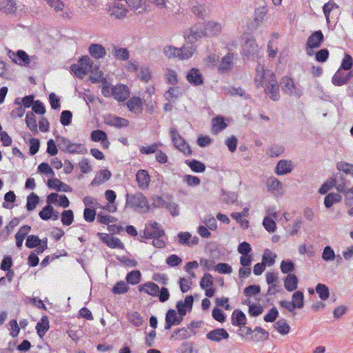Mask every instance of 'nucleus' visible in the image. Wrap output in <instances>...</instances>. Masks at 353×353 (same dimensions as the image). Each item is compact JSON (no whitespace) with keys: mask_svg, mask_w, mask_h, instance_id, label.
I'll return each instance as SVG.
<instances>
[{"mask_svg":"<svg viewBox=\"0 0 353 353\" xmlns=\"http://www.w3.org/2000/svg\"><path fill=\"white\" fill-rule=\"evenodd\" d=\"M109 3V11L111 15L117 19L125 16L128 8H130L137 13L147 11L148 6L143 0H111Z\"/></svg>","mask_w":353,"mask_h":353,"instance_id":"f03ea898","label":"nucleus"},{"mask_svg":"<svg viewBox=\"0 0 353 353\" xmlns=\"http://www.w3.org/2000/svg\"><path fill=\"white\" fill-rule=\"evenodd\" d=\"M129 288L124 281L117 282L112 288V292L117 294H124L128 290Z\"/></svg>","mask_w":353,"mask_h":353,"instance_id":"052dcab7","label":"nucleus"},{"mask_svg":"<svg viewBox=\"0 0 353 353\" xmlns=\"http://www.w3.org/2000/svg\"><path fill=\"white\" fill-rule=\"evenodd\" d=\"M219 63V56L210 54L208 56L206 59V64L208 68H217L218 71H221V65Z\"/></svg>","mask_w":353,"mask_h":353,"instance_id":"37998d69","label":"nucleus"},{"mask_svg":"<svg viewBox=\"0 0 353 353\" xmlns=\"http://www.w3.org/2000/svg\"><path fill=\"white\" fill-rule=\"evenodd\" d=\"M7 54L12 61L17 65L28 66L30 63L28 54L22 50H19L17 52H14L12 50L8 49Z\"/></svg>","mask_w":353,"mask_h":353,"instance_id":"1a4fd4ad","label":"nucleus"},{"mask_svg":"<svg viewBox=\"0 0 353 353\" xmlns=\"http://www.w3.org/2000/svg\"><path fill=\"white\" fill-rule=\"evenodd\" d=\"M179 48L172 46H166L163 50L164 55L168 59H177L179 57Z\"/></svg>","mask_w":353,"mask_h":353,"instance_id":"a19ab883","label":"nucleus"},{"mask_svg":"<svg viewBox=\"0 0 353 353\" xmlns=\"http://www.w3.org/2000/svg\"><path fill=\"white\" fill-rule=\"evenodd\" d=\"M166 82L172 85H175L178 83V75L176 72L172 69H167L165 74Z\"/></svg>","mask_w":353,"mask_h":353,"instance_id":"c03bdc74","label":"nucleus"},{"mask_svg":"<svg viewBox=\"0 0 353 353\" xmlns=\"http://www.w3.org/2000/svg\"><path fill=\"white\" fill-rule=\"evenodd\" d=\"M190 336V334L189 333L188 330L185 327H182L174 330L172 335L171 336V339L182 340L188 339Z\"/></svg>","mask_w":353,"mask_h":353,"instance_id":"864d4df0","label":"nucleus"},{"mask_svg":"<svg viewBox=\"0 0 353 353\" xmlns=\"http://www.w3.org/2000/svg\"><path fill=\"white\" fill-rule=\"evenodd\" d=\"M201 265L208 270L214 269L215 271L221 273V263L216 264L215 261L212 259H201Z\"/></svg>","mask_w":353,"mask_h":353,"instance_id":"ea45409f","label":"nucleus"},{"mask_svg":"<svg viewBox=\"0 0 353 353\" xmlns=\"http://www.w3.org/2000/svg\"><path fill=\"white\" fill-rule=\"evenodd\" d=\"M26 123L29 129L34 133L38 132L36 117L32 112H28L26 116Z\"/></svg>","mask_w":353,"mask_h":353,"instance_id":"72a5a7b5","label":"nucleus"},{"mask_svg":"<svg viewBox=\"0 0 353 353\" xmlns=\"http://www.w3.org/2000/svg\"><path fill=\"white\" fill-rule=\"evenodd\" d=\"M281 270L283 274H290L294 270V263L290 261H282L281 263Z\"/></svg>","mask_w":353,"mask_h":353,"instance_id":"13d9d810","label":"nucleus"},{"mask_svg":"<svg viewBox=\"0 0 353 353\" xmlns=\"http://www.w3.org/2000/svg\"><path fill=\"white\" fill-rule=\"evenodd\" d=\"M68 152L70 153H80L85 154L87 152V149L84 145L81 143H72L70 145Z\"/></svg>","mask_w":353,"mask_h":353,"instance_id":"338daca9","label":"nucleus"},{"mask_svg":"<svg viewBox=\"0 0 353 353\" xmlns=\"http://www.w3.org/2000/svg\"><path fill=\"white\" fill-rule=\"evenodd\" d=\"M194 299L192 296H187L185 299L184 302L179 301L176 303V307L178 311V314L180 316H185L187 311H190L192 308Z\"/></svg>","mask_w":353,"mask_h":353,"instance_id":"dca6fc26","label":"nucleus"},{"mask_svg":"<svg viewBox=\"0 0 353 353\" xmlns=\"http://www.w3.org/2000/svg\"><path fill=\"white\" fill-rule=\"evenodd\" d=\"M125 207L140 213H146L150 210V205L146 196L141 192L127 193L125 195Z\"/></svg>","mask_w":353,"mask_h":353,"instance_id":"20e7f679","label":"nucleus"},{"mask_svg":"<svg viewBox=\"0 0 353 353\" xmlns=\"http://www.w3.org/2000/svg\"><path fill=\"white\" fill-rule=\"evenodd\" d=\"M39 196L34 192H32L27 198V210L28 211H32L33 210H34L37 203H39Z\"/></svg>","mask_w":353,"mask_h":353,"instance_id":"a18cd8bd","label":"nucleus"},{"mask_svg":"<svg viewBox=\"0 0 353 353\" xmlns=\"http://www.w3.org/2000/svg\"><path fill=\"white\" fill-rule=\"evenodd\" d=\"M292 302L296 308L301 309L304 306V294L301 291H296L292 296Z\"/></svg>","mask_w":353,"mask_h":353,"instance_id":"e433bc0d","label":"nucleus"},{"mask_svg":"<svg viewBox=\"0 0 353 353\" xmlns=\"http://www.w3.org/2000/svg\"><path fill=\"white\" fill-rule=\"evenodd\" d=\"M129 94V88L125 85L118 84L112 88V95L119 101H124Z\"/></svg>","mask_w":353,"mask_h":353,"instance_id":"4468645a","label":"nucleus"},{"mask_svg":"<svg viewBox=\"0 0 353 353\" xmlns=\"http://www.w3.org/2000/svg\"><path fill=\"white\" fill-rule=\"evenodd\" d=\"M212 35L213 32L210 30L208 31V28L203 31L201 26L196 25L190 28L189 33L185 35V38L187 42L192 44L201 39L203 37H210Z\"/></svg>","mask_w":353,"mask_h":353,"instance_id":"0eeeda50","label":"nucleus"},{"mask_svg":"<svg viewBox=\"0 0 353 353\" xmlns=\"http://www.w3.org/2000/svg\"><path fill=\"white\" fill-rule=\"evenodd\" d=\"M254 82L257 88L261 86L264 88L265 94L270 99L274 101L279 100V85L274 73L270 70H265L261 63L256 67Z\"/></svg>","mask_w":353,"mask_h":353,"instance_id":"f257e3e1","label":"nucleus"},{"mask_svg":"<svg viewBox=\"0 0 353 353\" xmlns=\"http://www.w3.org/2000/svg\"><path fill=\"white\" fill-rule=\"evenodd\" d=\"M274 218L265 216L263 220V225L269 232H274L276 229V224L274 221Z\"/></svg>","mask_w":353,"mask_h":353,"instance_id":"603ef678","label":"nucleus"},{"mask_svg":"<svg viewBox=\"0 0 353 353\" xmlns=\"http://www.w3.org/2000/svg\"><path fill=\"white\" fill-rule=\"evenodd\" d=\"M30 230L31 227L28 225H24L20 228L15 234L16 245L17 248H21L22 247L23 240Z\"/></svg>","mask_w":353,"mask_h":353,"instance_id":"5701e85b","label":"nucleus"},{"mask_svg":"<svg viewBox=\"0 0 353 353\" xmlns=\"http://www.w3.org/2000/svg\"><path fill=\"white\" fill-rule=\"evenodd\" d=\"M344 70L339 69L332 77V83L335 86H342L353 78V70L345 73Z\"/></svg>","mask_w":353,"mask_h":353,"instance_id":"9b49d317","label":"nucleus"},{"mask_svg":"<svg viewBox=\"0 0 353 353\" xmlns=\"http://www.w3.org/2000/svg\"><path fill=\"white\" fill-rule=\"evenodd\" d=\"M127 107L129 110L135 114H140L143 111V101L140 97H134L130 98L127 103Z\"/></svg>","mask_w":353,"mask_h":353,"instance_id":"f3484780","label":"nucleus"},{"mask_svg":"<svg viewBox=\"0 0 353 353\" xmlns=\"http://www.w3.org/2000/svg\"><path fill=\"white\" fill-rule=\"evenodd\" d=\"M177 313L173 309H170L168 310L165 314V330H170L173 325H175L176 320Z\"/></svg>","mask_w":353,"mask_h":353,"instance_id":"2f4dec72","label":"nucleus"},{"mask_svg":"<svg viewBox=\"0 0 353 353\" xmlns=\"http://www.w3.org/2000/svg\"><path fill=\"white\" fill-rule=\"evenodd\" d=\"M298 278L294 274H289L284 279V287L288 292L296 290L298 287Z\"/></svg>","mask_w":353,"mask_h":353,"instance_id":"393cba45","label":"nucleus"},{"mask_svg":"<svg viewBox=\"0 0 353 353\" xmlns=\"http://www.w3.org/2000/svg\"><path fill=\"white\" fill-rule=\"evenodd\" d=\"M112 54L114 57L118 59L125 61L129 59V52L126 48H118L114 47L112 50Z\"/></svg>","mask_w":353,"mask_h":353,"instance_id":"79ce46f5","label":"nucleus"},{"mask_svg":"<svg viewBox=\"0 0 353 353\" xmlns=\"http://www.w3.org/2000/svg\"><path fill=\"white\" fill-rule=\"evenodd\" d=\"M61 223H63V225H67V226L70 225L74 221V214H73L72 210H64L61 213Z\"/></svg>","mask_w":353,"mask_h":353,"instance_id":"de8ad7c7","label":"nucleus"},{"mask_svg":"<svg viewBox=\"0 0 353 353\" xmlns=\"http://www.w3.org/2000/svg\"><path fill=\"white\" fill-rule=\"evenodd\" d=\"M238 195L234 192H225L222 190V200L227 204L234 203L237 201Z\"/></svg>","mask_w":353,"mask_h":353,"instance_id":"8fccbe9b","label":"nucleus"},{"mask_svg":"<svg viewBox=\"0 0 353 353\" xmlns=\"http://www.w3.org/2000/svg\"><path fill=\"white\" fill-rule=\"evenodd\" d=\"M53 213V207L51 205H46L39 213V217L44 221L51 219Z\"/></svg>","mask_w":353,"mask_h":353,"instance_id":"6e6d98bb","label":"nucleus"},{"mask_svg":"<svg viewBox=\"0 0 353 353\" xmlns=\"http://www.w3.org/2000/svg\"><path fill=\"white\" fill-rule=\"evenodd\" d=\"M49 321L46 316H43L41 321L36 325V330L38 335L42 338L49 330Z\"/></svg>","mask_w":353,"mask_h":353,"instance_id":"cd10ccee","label":"nucleus"},{"mask_svg":"<svg viewBox=\"0 0 353 353\" xmlns=\"http://www.w3.org/2000/svg\"><path fill=\"white\" fill-rule=\"evenodd\" d=\"M316 292L319 294L321 299L327 300L330 295L328 288L322 283H319L316 286Z\"/></svg>","mask_w":353,"mask_h":353,"instance_id":"49530a36","label":"nucleus"},{"mask_svg":"<svg viewBox=\"0 0 353 353\" xmlns=\"http://www.w3.org/2000/svg\"><path fill=\"white\" fill-rule=\"evenodd\" d=\"M164 234V230L159 227V224L157 222L154 221L145 226L142 236L146 239H152L161 237Z\"/></svg>","mask_w":353,"mask_h":353,"instance_id":"f8f14e48","label":"nucleus"},{"mask_svg":"<svg viewBox=\"0 0 353 353\" xmlns=\"http://www.w3.org/2000/svg\"><path fill=\"white\" fill-rule=\"evenodd\" d=\"M335 253L334 250L329 245H327L324 248L322 258L325 261H332L335 259Z\"/></svg>","mask_w":353,"mask_h":353,"instance_id":"4d7b16f0","label":"nucleus"},{"mask_svg":"<svg viewBox=\"0 0 353 353\" xmlns=\"http://www.w3.org/2000/svg\"><path fill=\"white\" fill-rule=\"evenodd\" d=\"M280 84L283 92L288 95L300 97L303 94L299 85L295 84L291 77L287 76L282 77Z\"/></svg>","mask_w":353,"mask_h":353,"instance_id":"423d86ee","label":"nucleus"},{"mask_svg":"<svg viewBox=\"0 0 353 353\" xmlns=\"http://www.w3.org/2000/svg\"><path fill=\"white\" fill-rule=\"evenodd\" d=\"M239 60L238 54L235 52H227L222 57V73H228L234 70L236 61Z\"/></svg>","mask_w":353,"mask_h":353,"instance_id":"9d476101","label":"nucleus"},{"mask_svg":"<svg viewBox=\"0 0 353 353\" xmlns=\"http://www.w3.org/2000/svg\"><path fill=\"white\" fill-rule=\"evenodd\" d=\"M90 54L94 59H99L106 54L105 48L101 44L92 43L88 48Z\"/></svg>","mask_w":353,"mask_h":353,"instance_id":"4be33fe9","label":"nucleus"},{"mask_svg":"<svg viewBox=\"0 0 353 353\" xmlns=\"http://www.w3.org/2000/svg\"><path fill=\"white\" fill-rule=\"evenodd\" d=\"M266 186L268 191L279 192L282 188V183L276 177L270 176L266 181Z\"/></svg>","mask_w":353,"mask_h":353,"instance_id":"c756f323","label":"nucleus"},{"mask_svg":"<svg viewBox=\"0 0 353 353\" xmlns=\"http://www.w3.org/2000/svg\"><path fill=\"white\" fill-rule=\"evenodd\" d=\"M41 243V240L39 236L35 235L28 236L26 239V245L28 248H33L37 247Z\"/></svg>","mask_w":353,"mask_h":353,"instance_id":"e2e57ef3","label":"nucleus"},{"mask_svg":"<svg viewBox=\"0 0 353 353\" xmlns=\"http://www.w3.org/2000/svg\"><path fill=\"white\" fill-rule=\"evenodd\" d=\"M125 279L128 283L136 285L140 282L141 272L139 270H133L127 274Z\"/></svg>","mask_w":353,"mask_h":353,"instance_id":"09e8293b","label":"nucleus"},{"mask_svg":"<svg viewBox=\"0 0 353 353\" xmlns=\"http://www.w3.org/2000/svg\"><path fill=\"white\" fill-rule=\"evenodd\" d=\"M246 316L240 310H235L232 314V323L234 325L240 326L246 324Z\"/></svg>","mask_w":353,"mask_h":353,"instance_id":"c85d7f7f","label":"nucleus"},{"mask_svg":"<svg viewBox=\"0 0 353 353\" xmlns=\"http://www.w3.org/2000/svg\"><path fill=\"white\" fill-rule=\"evenodd\" d=\"M342 196L338 193H329L324 199V204L327 208H331L334 203L341 201Z\"/></svg>","mask_w":353,"mask_h":353,"instance_id":"473e14b6","label":"nucleus"},{"mask_svg":"<svg viewBox=\"0 0 353 353\" xmlns=\"http://www.w3.org/2000/svg\"><path fill=\"white\" fill-rule=\"evenodd\" d=\"M222 93L226 95H239L240 97H243L245 99L250 98V95L246 94L245 90L241 88H234V87H227L222 88Z\"/></svg>","mask_w":353,"mask_h":353,"instance_id":"a878e982","label":"nucleus"},{"mask_svg":"<svg viewBox=\"0 0 353 353\" xmlns=\"http://www.w3.org/2000/svg\"><path fill=\"white\" fill-rule=\"evenodd\" d=\"M186 80L194 86H199L203 83L204 78L198 68H193L188 71Z\"/></svg>","mask_w":353,"mask_h":353,"instance_id":"ddd939ff","label":"nucleus"},{"mask_svg":"<svg viewBox=\"0 0 353 353\" xmlns=\"http://www.w3.org/2000/svg\"><path fill=\"white\" fill-rule=\"evenodd\" d=\"M336 168L341 172H343L347 174L353 176V164L346 163L344 161H340L336 164Z\"/></svg>","mask_w":353,"mask_h":353,"instance_id":"3c124183","label":"nucleus"},{"mask_svg":"<svg viewBox=\"0 0 353 353\" xmlns=\"http://www.w3.org/2000/svg\"><path fill=\"white\" fill-rule=\"evenodd\" d=\"M140 292H144L152 296H157L159 292V287L154 282H146L139 286Z\"/></svg>","mask_w":353,"mask_h":353,"instance_id":"aec40b11","label":"nucleus"},{"mask_svg":"<svg viewBox=\"0 0 353 353\" xmlns=\"http://www.w3.org/2000/svg\"><path fill=\"white\" fill-rule=\"evenodd\" d=\"M238 139L236 136L232 135L230 137H228L225 141V144L227 145L228 150L231 152H234L236 150Z\"/></svg>","mask_w":353,"mask_h":353,"instance_id":"774afa93","label":"nucleus"},{"mask_svg":"<svg viewBox=\"0 0 353 353\" xmlns=\"http://www.w3.org/2000/svg\"><path fill=\"white\" fill-rule=\"evenodd\" d=\"M274 327L282 335L288 334L290 329V325L285 319H281L276 321L274 325Z\"/></svg>","mask_w":353,"mask_h":353,"instance_id":"4c0bfd02","label":"nucleus"},{"mask_svg":"<svg viewBox=\"0 0 353 353\" xmlns=\"http://www.w3.org/2000/svg\"><path fill=\"white\" fill-rule=\"evenodd\" d=\"M255 334L252 333L250 335L249 341H252L254 342H259L266 341L269 339V333L263 328L256 326L254 330H253Z\"/></svg>","mask_w":353,"mask_h":353,"instance_id":"412c9836","label":"nucleus"},{"mask_svg":"<svg viewBox=\"0 0 353 353\" xmlns=\"http://www.w3.org/2000/svg\"><path fill=\"white\" fill-rule=\"evenodd\" d=\"M127 319L130 323L136 327H140L143 324V318L137 312L128 313Z\"/></svg>","mask_w":353,"mask_h":353,"instance_id":"c9c22d12","label":"nucleus"},{"mask_svg":"<svg viewBox=\"0 0 353 353\" xmlns=\"http://www.w3.org/2000/svg\"><path fill=\"white\" fill-rule=\"evenodd\" d=\"M105 123L110 126H114L117 128L128 127L130 122L128 119L119 117L117 116H110L105 119Z\"/></svg>","mask_w":353,"mask_h":353,"instance_id":"6ab92c4d","label":"nucleus"},{"mask_svg":"<svg viewBox=\"0 0 353 353\" xmlns=\"http://www.w3.org/2000/svg\"><path fill=\"white\" fill-rule=\"evenodd\" d=\"M170 136L174 146L185 155H190L192 150L190 145L179 134L176 128H171Z\"/></svg>","mask_w":353,"mask_h":353,"instance_id":"6e6552de","label":"nucleus"},{"mask_svg":"<svg viewBox=\"0 0 353 353\" xmlns=\"http://www.w3.org/2000/svg\"><path fill=\"white\" fill-rule=\"evenodd\" d=\"M139 78L143 81L148 82L151 79L150 70L148 67H141L138 72Z\"/></svg>","mask_w":353,"mask_h":353,"instance_id":"69168bd1","label":"nucleus"},{"mask_svg":"<svg viewBox=\"0 0 353 353\" xmlns=\"http://www.w3.org/2000/svg\"><path fill=\"white\" fill-rule=\"evenodd\" d=\"M72 113L70 110H63L61 113L60 122L64 125H69L72 122Z\"/></svg>","mask_w":353,"mask_h":353,"instance_id":"680f3d73","label":"nucleus"},{"mask_svg":"<svg viewBox=\"0 0 353 353\" xmlns=\"http://www.w3.org/2000/svg\"><path fill=\"white\" fill-rule=\"evenodd\" d=\"M243 43L242 45V55L248 60L254 61L260 57L259 48L250 33H244L242 36Z\"/></svg>","mask_w":353,"mask_h":353,"instance_id":"39448f33","label":"nucleus"},{"mask_svg":"<svg viewBox=\"0 0 353 353\" xmlns=\"http://www.w3.org/2000/svg\"><path fill=\"white\" fill-rule=\"evenodd\" d=\"M111 176V172L108 170H101L92 180V185H99L108 181Z\"/></svg>","mask_w":353,"mask_h":353,"instance_id":"7c9ffc66","label":"nucleus"},{"mask_svg":"<svg viewBox=\"0 0 353 353\" xmlns=\"http://www.w3.org/2000/svg\"><path fill=\"white\" fill-rule=\"evenodd\" d=\"M181 94L180 88L176 86L170 87L165 92V97L170 102H174Z\"/></svg>","mask_w":353,"mask_h":353,"instance_id":"f704fd0d","label":"nucleus"},{"mask_svg":"<svg viewBox=\"0 0 353 353\" xmlns=\"http://www.w3.org/2000/svg\"><path fill=\"white\" fill-rule=\"evenodd\" d=\"M136 180L141 190L148 189L150 182V177L146 170H139L136 174Z\"/></svg>","mask_w":353,"mask_h":353,"instance_id":"a211bd4d","label":"nucleus"},{"mask_svg":"<svg viewBox=\"0 0 353 353\" xmlns=\"http://www.w3.org/2000/svg\"><path fill=\"white\" fill-rule=\"evenodd\" d=\"M196 49V48L194 46L179 48L178 50H179V52L177 59L182 61L189 59L195 53Z\"/></svg>","mask_w":353,"mask_h":353,"instance_id":"b1692460","label":"nucleus"},{"mask_svg":"<svg viewBox=\"0 0 353 353\" xmlns=\"http://www.w3.org/2000/svg\"><path fill=\"white\" fill-rule=\"evenodd\" d=\"M324 41V36L321 30H317L312 33L307 38L306 46L310 48H318Z\"/></svg>","mask_w":353,"mask_h":353,"instance_id":"2eb2a0df","label":"nucleus"},{"mask_svg":"<svg viewBox=\"0 0 353 353\" xmlns=\"http://www.w3.org/2000/svg\"><path fill=\"white\" fill-rule=\"evenodd\" d=\"M261 288L258 285H250L244 289V294L245 296L250 297L260 293Z\"/></svg>","mask_w":353,"mask_h":353,"instance_id":"0e129e2a","label":"nucleus"},{"mask_svg":"<svg viewBox=\"0 0 353 353\" xmlns=\"http://www.w3.org/2000/svg\"><path fill=\"white\" fill-rule=\"evenodd\" d=\"M330 52L327 48H323L315 53V59L318 62L324 63L329 58Z\"/></svg>","mask_w":353,"mask_h":353,"instance_id":"bf43d9fd","label":"nucleus"},{"mask_svg":"<svg viewBox=\"0 0 353 353\" xmlns=\"http://www.w3.org/2000/svg\"><path fill=\"white\" fill-rule=\"evenodd\" d=\"M70 70L79 79L83 78L88 72L92 73L94 76H92L90 79L93 83H98L103 79L102 72L88 56H83L80 58L77 63L71 65Z\"/></svg>","mask_w":353,"mask_h":353,"instance_id":"7ed1b4c3","label":"nucleus"},{"mask_svg":"<svg viewBox=\"0 0 353 353\" xmlns=\"http://www.w3.org/2000/svg\"><path fill=\"white\" fill-rule=\"evenodd\" d=\"M292 170L290 162L285 160H281L278 162L275 172L279 175H283L291 172Z\"/></svg>","mask_w":353,"mask_h":353,"instance_id":"bb28decb","label":"nucleus"},{"mask_svg":"<svg viewBox=\"0 0 353 353\" xmlns=\"http://www.w3.org/2000/svg\"><path fill=\"white\" fill-rule=\"evenodd\" d=\"M352 65H353L352 57H351V55H350L348 54H345L342 60L341 66L339 69L344 70L349 72L350 70H352L351 69L352 68Z\"/></svg>","mask_w":353,"mask_h":353,"instance_id":"5fc2aeb1","label":"nucleus"},{"mask_svg":"<svg viewBox=\"0 0 353 353\" xmlns=\"http://www.w3.org/2000/svg\"><path fill=\"white\" fill-rule=\"evenodd\" d=\"M185 163L191 168V170L196 172H203L205 170L204 163L197 160H185Z\"/></svg>","mask_w":353,"mask_h":353,"instance_id":"58836bf2","label":"nucleus"}]
</instances>
